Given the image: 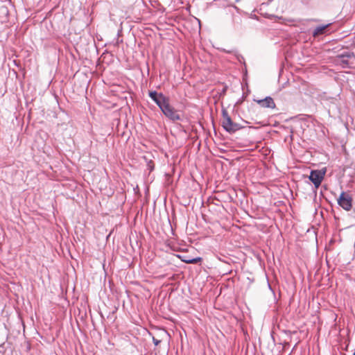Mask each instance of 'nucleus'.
Here are the masks:
<instances>
[{"instance_id": "nucleus-10", "label": "nucleus", "mask_w": 355, "mask_h": 355, "mask_svg": "<svg viewBox=\"0 0 355 355\" xmlns=\"http://www.w3.org/2000/svg\"><path fill=\"white\" fill-rule=\"evenodd\" d=\"M148 168L150 169V171H153V165L152 164L151 162H149L148 164Z\"/></svg>"}, {"instance_id": "nucleus-11", "label": "nucleus", "mask_w": 355, "mask_h": 355, "mask_svg": "<svg viewBox=\"0 0 355 355\" xmlns=\"http://www.w3.org/2000/svg\"><path fill=\"white\" fill-rule=\"evenodd\" d=\"M223 51H225V52L229 53H232V52H233L232 51H226V50H225V49H223Z\"/></svg>"}, {"instance_id": "nucleus-3", "label": "nucleus", "mask_w": 355, "mask_h": 355, "mask_svg": "<svg viewBox=\"0 0 355 355\" xmlns=\"http://www.w3.org/2000/svg\"><path fill=\"white\" fill-rule=\"evenodd\" d=\"M325 175V170L311 171L309 180L313 182L315 188L319 187Z\"/></svg>"}, {"instance_id": "nucleus-5", "label": "nucleus", "mask_w": 355, "mask_h": 355, "mask_svg": "<svg viewBox=\"0 0 355 355\" xmlns=\"http://www.w3.org/2000/svg\"><path fill=\"white\" fill-rule=\"evenodd\" d=\"M149 96L159 108L168 101L162 93H157L156 91L150 92Z\"/></svg>"}, {"instance_id": "nucleus-1", "label": "nucleus", "mask_w": 355, "mask_h": 355, "mask_svg": "<svg viewBox=\"0 0 355 355\" xmlns=\"http://www.w3.org/2000/svg\"><path fill=\"white\" fill-rule=\"evenodd\" d=\"M221 124L224 130L230 134L234 133L243 128L239 123H234L232 120L227 111L225 109L222 110Z\"/></svg>"}, {"instance_id": "nucleus-12", "label": "nucleus", "mask_w": 355, "mask_h": 355, "mask_svg": "<svg viewBox=\"0 0 355 355\" xmlns=\"http://www.w3.org/2000/svg\"><path fill=\"white\" fill-rule=\"evenodd\" d=\"M239 0H236V1H239Z\"/></svg>"}, {"instance_id": "nucleus-7", "label": "nucleus", "mask_w": 355, "mask_h": 355, "mask_svg": "<svg viewBox=\"0 0 355 355\" xmlns=\"http://www.w3.org/2000/svg\"><path fill=\"white\" fill-rule=\"evenodd\" d=\"M330 25H331V24H327L325 25H320V26L315 27V28L313 30V31L312 33L313 36L315 37L318 35L324 34L326 33L327 28Z\"/></svg>"}, {"instance_id": "nucleus-6", "label": "nucleus", "mask_w": 355, "mask_h": 355, "mask_svg": "<svg viewBox=\"0 0 355 355\" xmlns=\"http://www.w3.org/2000/svg\"><path fill=\"white\" fill-rule=\"evenodd\" d=\"M257 103L262 107L272 108V109L275 107V103L272 98H271L270 96H267L263 99L258 100Z\"/></svg>"}, {"instance_id": "nucleus-8", "label": "nucleus", "mask_w": 355, "mask_h": 355, "mask_svg": "<svg viewBox=\"0 0 355 355\" xmlns=\"http://www.w3.org/2000/svg\"><path fill=\"white\" fill-rule=\"evenodd\" d=\"M179 259L187 263H196L201 260L200 257L190 258L186 255L179 254Z\"/></svg>"}, {"instance_id": "nucleus-4", "label": "nucleus", "mask_w": 355, "mask_h": 355, "mask_svg": "<svg viewBox=\"0 0 355 355\" xmlns=\"http://www.w3.org/2000/svg\"><path fill=\"white\" fill-rule=\"evenodd\" d=\"M164 114L168 119L175 121L178 119L176 111L170 105L168 101L160 107Z\"/></svg>"}, {"instance_id": "nucleus-9", "label": "nucleus", "mask_w": 355, "mask_h": 355, "mask_svg": "<svg viewBox=\"0 0 355 355\" xmlns=\"http://www.w3.org/2000/svg\"><path fill=\"white\" fill-rule=\"evenodd\" d=\"M153 343L155 344V345H158L159 343H160L159 340H157L155 338H153Z\"/></svg>"}, {"instance_id": "nucleus-2", "label": "nucleus", "mask_w": 355, "mask_h": 355, "mask_svg": "<svg viewBox=\"0 0 355 355\" xmlns=\"http://www.w3.org/2000/svg\"><path fill=\"white\" fill-rule=\"evenodd\" d=\"M338 204L345 210L349 211L352 206L351 196L343 191L338 199Z\"/></svg>"}]
</instances>
